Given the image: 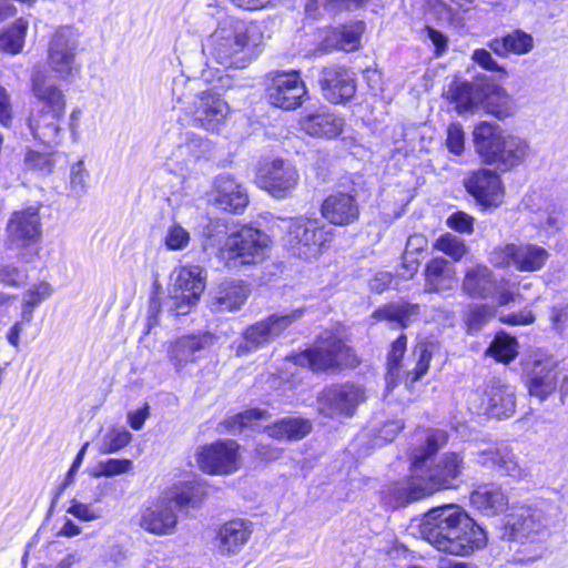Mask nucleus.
<instances>
[{
	"label": "nucleus",
	"mask_w": 568,
	"mask_h": 568,
	"mask_svg": "<svg viewBox=\"0 0 568 568\" xmlns=\"http://www.w3.org/2000/svg\"><path fill=\"white\" fill-rule=\"evenodd\" d=\"M418 532L438 551L468 556L486 546V531L454 504L430 509L425 514Z\"/></svg>",
	"instance_id": "f03ea898"
},
{
	"label": "nucleus",
	"mask_w": 568,
	"mask_h": 568,
	"mask_svg": "<svg viewBox=\"0 0 568 568\" xmlns=\"http://www.w3.org/2000/svg\"><path fill=\"white\" fill-rule=\"evenodd\" d=\"M322 215L331 224L346 226L358 220L359 207L355 196L337 192L327 196L321 206Z\"/></svg>",
	"instance_id": "a878e982"
},
{
	"label": "nucleus",
	"mask_w": 568,
	"mask_h": 568,
	"mask_svg": "<svg viewBox=\"0 0 568 568\" xmlns=\"http://www.w3.org/2000/svg\"><path fill=\"white\" fill-rule=\"evenodd\" d=\"M266 418V410L260 408H252L227 418L225 420V426L230 433L236 434L241 433L244 428L255 426L256 422Z\"/></svg>",
	"instance_id": "de8ad7c7"
},
{
	"label": "nucleus",
	"mask_w": 568,
	"mask_h": 568,
	"mask_svg": "<svg viewBox=\"0 0 568 568\" xmlns=\"http://www.w3.org/2000/svg\"><path fill=\"white\" fill-rule=\"evenodd\" d=\"M252 534L251 525L242 519L230 520L219 530V549L222 554H237Z\"/></svg>",
	"instance_id": "c9c22d12"
},
{
	"label": "nucleus",
	"mask_w": 568,
	"mask_h": 568,
	"mask_svg": "<svg viewBox=\"0 0 568 568\" xmlns=\"http://www.w3.org/2000/svg\"><path fill=\"white\" fill-rule=\"evenodd\" d=\"M446 146L454 155H460L465 149V133L459 123H452L447 128Z\"/></svg>",
	"instance_id": "4d7b16f0"
},
{
	"label": "nucleus",
	"mask_w": 568,
	"mask_h": 568,
	"mask_svg": "<svg viewBox=\"0 0 568 568\" xmlns=\"http://www.w3.org/2000/svg\"><path fill=\"white\" fill-rule=\"evenodd\" d=\"M205 496V487L200 483L178 486L142 513L140 525L154 535L172 534L178 524L176 510L189 506L197 507Z\"/></svg>",
	"instance_id": "0eeeda50"
},
{
	"label": "nucleus",
	"mask_w": 568,
	"mask_h": 568,
	"mask_svg": "<svg viewBox=\"0 0 568 568\" xmlns=\"http://www.w3.org/2000/svg\"><path fill=\"white\" fill-rule=\"evenodd\" d=\"M306 94V87L297 72L277 73L267 88L270 103L283 110L297 109Z\"/></svg>",
	"instance_id": "6ab92c4d"
},
{
	"label": "nucleus",
	"mask_w": 568,
	"mask_h": 568,
	"mask_svg": "<svg viewBox=\"0 0 568 568\" xmlns=\"http://www.w3.org/2000/svg\"><path fill=\"white\" fill-rule=\"evenodd\" d=\"M419 314V304L398 301L376 310L373 316L379 321L396 323L398 326L405 328L410 323L415 322Z\"/></svg>",
	"instance_id": "58836bf2"
},
{
	"label": "nucleus",
	"mask_w": 568,
	"mask_h": 568,
	"mask_svg": "<svg viewBox=\"0 0 568 568\" xmlns=\"http://www.w3.org/2000/svg\"><path fill=\"white\" fill-rule=\"evenodd\" d=\"M406 344L407 337L405 334H400L397 339L393 342L387 357V365L389 371L398 367L406 352Z\"/></svg>",
	"instance_id": "680f3d73"
},
{
	"label": "nucleus",
	"mask_w": 568,
	"mask_h": 568,
	"mask_svg": "<svg viewBox=\"0 0 568 568\" xmlns=\"http://www.w3.org/2000/svg\"><path fill=\"white\" fill-rule=\"evenodd\" d=\"M298 124L310 136L335 139L343 132L344 120L326 106L306 108Z\"/></svg>",
	"instance_id": "412c9836"
},
{
	"label": "nucleus",
	"mask_w": 568,
	"mask_h": 568,
	"mask_svg": "<svg viewBox=\"0 0 568 568\" xmlns=\"http://www.w3.org/2000/svg\"><path fill=\"white\" fill-rule=\"evenodd\" d=\"M447 440L446 432L428 430L424 443L412 450L410 476L392 488L397 505H406L435 491L456 487L464 469V458L457 453H447L436 462L432 459Z\"/></svg>",
	"instance_id": "f257e3e1"
},
{
	"label": "nucleus",
	"mask_w": 568,
	"mask_h": 568,
	"mask_svg": "<svg viewBox=\"0 0 568 568\" xmlns=\"http://www.w3.org/2000/svg\"><path fill=\"white\" fill-rule=\"evenodd\" d=\"M31 84L33 95L42 104L38 111L65 113V97L58 85L48 82L41 72L32 75Z\"/></svg>",
	"instance_id": "473e14b6"
},
{
	"label": "nucleus",
	"mask_w": 568,
	"mask_h": 568,
	"mask_svg": "<svg viewBox=\"0 0 568 568\" xmlns=\"http://www.w3.org/2000/svg\"><path fill=\"white\" fill-rule=\"evenodd\" d=\"M488 48L499 57H507L510 53L521 55L534 49V39L529 33L517 29L503 38L490 40Z\"/></svg>",
	"instance_id": "e433bc0d"
},
{
	"label": "nucleus",
	"mask_w": 568,
	"mask_h": 568,
	"mask_svg": "<svg viewBox=\"0 0 568 568\" xmlns=\"http://www.w3.org/2000/svg\"><path fill=\"white\" fill-rule=\"evenodd\" d=\"M287 243L300 256H316L321 248L332 240V229L318 219L305 216L287 220Z\"/></svg>",
	"instance_id": "9d476101"
},
{
	"label": "nucleus",
	"mask_w": 568,
	"mask_h": 568,
	"mask_svg": "<svg viewBox=\"0 0 568 568\" xmlns=\"http://www.w3.org/2000/svg\"><path fill=\"white\" fill-rule=\"evenodd\" d=\"M270 244L266 233L245 226L226 239L221 253L229 267L255 265L267 257Z\"/></svg>",
	"instance_id": "1a4fd4ad"
},
{
	"label": "nucleus",
	"mask_w": 568,
	"mask_h": 568,
	"mask_svg": "<svg viewBox=\"0 0 568 568\" xmlns=\"http://www.w3.org/2000/svg\"><path fill=\"white\" fill-rule=\"evenodd\" d=\"M28 30V22L17 19L8 29L0 32V50L8 54H18L22 51Z\"/></svg>",
	"instance_id": "a19ab883"
},
{
	"label": "nucleus",
	"mask_w": 568,
	"mask_h": 568,
	"mask_svg": "<svg viewBox=\"0 0 568 568\" xmlns=\"http://www.w3.org/2000/svg\"><path fill=\"white\" fill-rule=\"evenodd\" d=\"M270 437L278 440H300L312 430V423L301 417H286L266 427Z\"/></svg>",
	"instance_id": "ea45409f"
},
{
	"label": "nucleus",
	"mask_w": 568,
	"mask_h": 568,
	"mask_svg": "<svg viewBox=\"0 0 568 568\" xmlns=\"http://www.w3.org/2000/svg\"><path fill=\"white\" fill-rule=\"evenodd\" d=\"M304 314L302 308L288 314H272L267 318L248 326L243 333V343L239 345L240 352H251L277 338L291 324Z\"/></svg>",
	"instance_id": "a211bd4d"
},
{
	"label": "nucleus",
	"mask_w": 568,
	"mask_h": 568,
	"mask_svg": "<svg viewBox=\"0 0 568 568\" xmlns=\"http://www.w3.org/2000/svg\"><path fill=\"white\" fill-rule=\"evenodd\" d=\"M560 506L551 500H538L531 506L521 507L507 516L504 539L519 541L521 548L516 560L523 564L534 562L546 552L545 542L550 529L560 521Z\"/></svg>",
	"instance_id": "20e7f679"
},
{
	"label": "nucleus",
	"mask_w": 568,
	"mask_h": 568,
	"mask_svg": "<svg viewBox=\"0 0 568 568\" xmlns=\"http://www.w3.org/2000/svg\"><path fill=\"white\" fill-rule=\"evenodd\" d=\"M263 27L226 16L219 20L204 47L206 55L226 69H245L263 51Z\"/></svg>",
	"instance_id": "7ed1b4c3"
},
{
	"label": "nucleus",
	"mask_w": 568,
	"mask_h": 568,
	"mask_svg": "<svg viewBox=\"0 0 568 568\" xmlns=\"http://www.w3.org/2000/svg\"><path fill=\"white\" fill-rule=\"evenodd\" d=\"M488 94L484 100L485 106L490 114L504 120L514 113V103L507 92L495 85L488 84Z\"/></svg>",
	"instance_id": "79ce46f5"
},
{
	"label": "nucleus",
	"mask_w": 568,
	"mask_h": 568,
	"mask_svg": "<svg viewBox=\"0 0 568 568\" xmlns=\"http://www.w3.org/2000/svg\"><path fill=\"white\" fill-rule=\"evenodd\" d=\"M495 311L493 307L483 304L476 305L469 310L467 324L470 331H477L493 318Z\"/></svg>",
	"instance_id": "6e6d98bb"
},
{
	"label": "nucleus",
	"mask_w": 568,
	"mask_h": 568,
	"mask_svg": "<svg viewBox=\"0 0 568 568\" xmlns=\"http://www.w3.org/2000/svg\"><path fill=\"white\" fill-rule=\"evenodd\" d=\"M190 233L179 223H173L169 226L163 243L169 251H182L190 243Z\"/></svg>",
	"instance_id": "3c124183"
},
{
	"label": "nucleus",
	"mask_w": 568,
	"mask_h": 568,
	"mask_svg": "<svg viewBox=\"0 0 568 568\" xmlns=\"http://www.w3.org/2000/svg\"><path fill=\"white\" fill-rule=\"evenodd\" d=\"M485 413L497 417H509L515 413L516 398L514 388L499 379L491 381L483 398Z\"/></svg>",
	"instance_id": "bb28decb"
},
{
	"label": "nucleus",
	"mask_w": 568,
	"mask_h": 568,
	"mask_svg": "<svg viewBox=\"0 0 568 568\" xmlns=\"http://www.w3.org/2000/svg\"><path fill=\"white\" fill-rule=\"evenodd\" d=\"M500 321L509 325H529L535 322V316L531 311L523 310L516 313H510L500 316Z\"/></svg>",
	"instance_id": "338daca9"
},
{
	"label": "nucleus",
	"mask_w": 568,
	"mask_h": 568,
	"mask_svg": "<svg viewBox=\"0 0 568 568\" xmlns=\"http://www.w3.org/2000/svg\"><path fill=\"white\" fill-rule=\"evenodd\" d=\"M470 504L486 516H496L508 507V496L495 484H484L470 494Z\"/></svg>",
	"instance_id": "7c9ffc66"
},
{
	"label": "nucleus",
	"mask_w": 568,
	"mask_h": 568,
	"mask_svg": "<svg viewBox=\"0 0 568 568\" xmlns=\"http://www.w3.org/2000/svg\"><path fill=\"white\" fill-rule=\"evenodd\" d=\"M476 462L513 478L520 479L526 476L511 448L505 443L489 444L479 448L476 453Z\"/></svg>",
	"instance_id": "393cba45"
},
{
	"label": "nucleus",
	"mask_w": 568,
	"mask_h": 568,
	"mask_svg": "<svg viewBox=\"0 0 568 568\" xmlns=\"http://www.w3.org/2000/svg\"><path fill=\"white\" fill-rule=\"evenodd\" d=\"M558 383V373L550 361H535L527 375L529 394L539 400L551 395Z\"/></svg>",
	"instance_id": "cd10ccee"
},
{
	"label": "nucleus",
	"mask_w": 568,
	"mask_h": 568,
	"mask_svg": "<svg viewBox=\"0 0 568 568\" xmlns=\"http://www.w3.org/2000/svg\"><path fill=\"white\" fill-rule=\"evenodd\" d=\"M471 58L478 65H480L485 70L493 72H501L503 74H506L505 69L493 59L490 52L486 49H476L473 52Z\"/></svg>",
	"instance_id": "0e129e2a"
},
{
	"label": "nucleus",
	"mask_w": 568,
	"mask_h": 568,
	"mask_svg": "<svg viewBox=\"0 0 568 568\" xmlns=\"http://www.w3.org/2000/svg\"><path fill=\"white\" fill-rule=\"evenodd\" d=\"M298 180L296 168L282 159L264 161L256 173L257 184L276 199L286 197L296 187Z\"/></svg>",
	"instance_id": "2eb2a0df"
},
{
	"label": "nucleus",
	"mask_w": 568,
	"mask_h": 568,
	"mask_svg": "<svg viewBox=\"0 0 568 568\" xmlns=\"http://www.w3.org/2000/svg\"><path fill=\"white\" fill-rule=\"evenodd\" d=\"M367 0H311L306 3V14L313 19H318L324 14H334L335 12L363 6Z\"/></svg>",
	"instance_id": "37998d69"
},
{
	"label": "nucleus",
	"mask_w": 568,
	"mask_h": 568,
	"mask_svg": "<svg viewBox=\"0 0 568 568\" xmlns=\"http://www.w3.org/2000/svg\"><path fill=\"white\" fill-rule=\"evenodd\" d=\"M39 203L14 211L7 223L8 241L18 248H27L42 239Z\"/></svg>",
	"instance_id": "f3484780"
},
{
	"label": "nucleus",
	"mask_w": 568,
	"mask_h": 568,
	"mask_svg": "<svg viewBox=\"0 0 568 568\" xmlns=\"http://www.w3.org/2000/svg\"><path fill=\"white\" fill-rule=\"evenodd\" d=\"M426 293H439L453 288L455 283L454 266L443 257L430 260L425 267Z\"/></svg>",
	"instance_id": "f704fd0d"
},
{
	"label": "nucleus",
	"mask_w": 568,
	"mask_h": 568,
	"mask_svg": "<svg viewBox=\"0 0 568 568\" xmlns=\"http://www.w3.org/2000/svg\"><path fill=\"white\" fill-rule=\"evenodd\" d=\"M473 142L476 153L488 165L507 172L519 166L529 155V143L498 125L480 122L473 131Z\"/></svg>",
	"instance_id": "39448f33"
},
{
	"label": "nucleus",
	"mask_w": 568,
	"mask_h": 568,
	"mask_svg": "<svg viewBox=\"0 0 568 568\" xmlns=\"http://www.w3.org/2000/svg\"><path fill=\"white\" fill-rule=\"evenodd\" d=\"M205 288L204 270L200 266L181 267L173 273V284L168 301L169 311L175 316L187 314L197 304Z\"/></svg>",
	"instance_id": "9b49d317"
},
{
	"label": "nucleus",
	"mask_w": 568,
	"mask_h": 568,
	"mask_svg": "<svg viewBox=\"0 0 568 568\" xmlns=\"http://www.w3.org/2000/svg\"><path fill=\"white\" fill-rule=\"evenodd\" d=\"M517 346L518 344L515 337L506 334H498L488 347L487 353L498 362L507 364L517 356Z\"/></svg>",
	"instance_id": "a18cd8bd"
},
{
	"label": "nucleus",
	"mask_w": 568,
	"mask_h": 568,
	"mask_svg": "<svg viewBox=\"0 0 568 568\" xmlns=\"http://www.w3.org/2000/svg\"><path fill=\"white\" fill-rule=\"evenodd\" d=\"M68 513L82 521H92L101 518V509L93 508L91 505L77 500L71 501Z\"/></svg>",
	"instance_id": "bf43d9fd"
},
{
	"label": "nucleus",
	"mask_w": 568,
	"mask_h": 568,
	"mask_svg": "<svg viewBox=\"0 0 568 568\" xmlns=\"http://www.w3.org/2000/svg\"><path fill=\"white\" fill-rule=\"evenodd\" d=\"M52 294V287L48 282H40L32 285L22 295L21 317L24 322L31 323L33 310Z\"/></svg>",
	"instance_id": "c03bdc74"
},
{
	"label": "nucleus",
	"mask_w": 568,
	"mask_h": 568,
	"mask_svg": "<svg viewBox=\"0 0 568 568\" xmlns=\"http://www.w3.org/2000/svg\"><path fill=\"white\" fill-rule=\"evenodd\" d=\"M538 224L547 232H557L562 226V210L561 207L551 204L544 211L538 213Z\"/></svg>",
	"instance_id": "864d4df0"
},
{
	"label": "nucleus",
	"mask_w": 568,
	"mask_h": 568,
	"mask_svg": "<svg viewBox=\"0 0 568 568\" xmlns=\"http://www.w3.org/2000/svg\"><path fill=\"white\" fill-rule=\"evenodd\" d=\"M467 192L484 209L498 207L503 203L504 189L500 176L488 169L473 172L464 181Z\"/></svg>",
	"instance_id": "aec40b11"
},
{
	"label": "nucleus",
	"mask_w": 568,
	"mask_h": 568,
	"mask_svg": "<svg viewBox=\"0 0 568 568\" xmlns=\"http://www.w3.org/2000/svg\"><path fill=\"white\" fill-rule=\"evenodd\" d=\"M55 153H41L28 150L24 154L23 164L26 170L39 175H48L55 165Z\"/></svg>",
	"instance_id": "49530a36"
},
{
	"label": "nucleus",
	"mask_w": 568,
	"mask_h": 568,
	"mask_svg": "<svg viewBox=\"0 0 568 568\" xmlns=\"http://www.w3.org/2000/svg\"><path fill=\"white\" fill-rule=\"evenodd\" d=\"M132 434L125 428H113L109 430L102 438L101 453L113 454L129 445Z\"/></svg>",
	"instance_id": "09e8293b"
},
{
	"label": "nucleus",
	"mask_w": 568,
	"mask_h": 568,
	"mask_svg": "<svg viewBox=\"0 0 568 568\" xmlns=\"http://www.w3.org/2000/svg\"><path fill=\"white\" fill-rule=\"evenodd\" d=\"M239 444L235 440H217L202 446L196 453L201 470L210 475H230L240 468Z\"/></svg>",
	"instance_id": "dca6fc26"
},
{
	"label": "nucleus",
	"mask_w": 568,
	"mask_h": 568,
	"mask_svg": "<svg viewBox=\"0 0 568 568\" xmlns=\"http://www.w3.org/2000/svg\"><path fill=\"white\" fill-rule=\"evenodd\" d=\"M447 224L450 229L459 233L469 234L474 230V217L465 212L459 211L448 217Z\"/></svg>",
	"instance_id": "052dcab7"
},
{
	"label": "nucleus",
	"mask_w": 568,
	"mask_h": 568,
	"mask_svg": "<svg viewBox=\"0 0 568 568\" xmlns=\"http://www.w3.org/2000/svg\"><path fill=\"white\" fill-rule=\"evenodd\" d=\"M488 90V84L454 81L448 87L446 97L456 104L458 113H464L484 103Z\"/></svg>",
	"instance_id": "c756f323"
},
{
	"label": "nucleus",
	"mask_w": 568,
	"mask_h": 568,
	"mask_svg": "<svg viewBox=\"0 0 568 568\" xmlns=\"http://www.w3.org/2000/svg\"><path fill=\"white\" fill-rule=\"evenodd\" d=\"M212 336L187 335L172 342L168 348L169 359L176 369H181L196 359V353L212 344Z\"/></svg>",
	"instance_id": "c85d7f7f"
},
{
	"label": "nucleus",
	"mask_w": 568,
	"mask_h": 568,
	"mask_svg": "<svg viewBox=\"0 0 568 568\" xmlns=\"http://www.w3.org/2000/svg\"><path fill=\"white\" fill-rule=\"evenodd\" d=\"M366 390L355 383L334 384L325 387L317 397V410L329 418L354 416L357 407L366 400Z\"/></svg>",
	"instance_id": "f8f14e48"
},
{
	"label": "nucleus",
	"mask_w": 568,
	"mask_h": 568,
	"mask_svg": "<svg viewBox=\"0 0 568 568\" xmlns=\"http://www.w3.org/2000/svg\"><path fill=\"white\" fill-rule=\"evenodd\" d=\"M28 126L36 140L49 148L60 145L65 135V113L32 112Z\"/></svg>",
	"instance_id": "5701e85b"
},
{
	"label": "nucleus",
	"mask_w": 568,
	"mask_h": 568,
	"mask_svg": "<svg viewBox=\"0 0 568 568\" xmlns=\"http://www.w3.org/2000/svg\"><path fill=\"white\" fill-rule=\"evenodd\" d=\"M318 81L323 95L334 104L351 100L356 91L353 74L344 67L323 68Z\"/></svg>",
	"instance_id": "4be33fe9"
},
{
	"label": "nucleus",
	"mask_w": 568,
	"mask_h": 568,
	"mask_svg": "<svg viewBox=\"0 0 568 568\" xmlns=\"http://www.w3.org/2000/svg\"><path fill=\"white\" fill-rule=\"evenodd\" d=\"M288 359L313 372H325L349 365L353 354L352 349L332 331H324L312 347L293 354Z\"/></svg>",
	"instance_id": "6e6552de"
},
{
	"label": "nucleus",
	"mask_w": 568,
	"mask_h": 568,
	"mask_svg": "<svg viewBox=\"0 0 568 568\" xmlns=\"http://www.w3.org/2000/svg\"><path fill=\"white\" fill-rule=\"evenodd\" d=\"M12 121V106L10 95L6 88L0 85V123L9 126Z\"/></svg>",
	"instance_id": "69168bd1"
},
{
	"label": "nucleus",
	"mask_w": 568,
	"mask_h": 568,
	"mask_svg": "<svg viewBox=\"0 0 568 568\" xmlns=\"http://www.w3.org/2000/svg\"><path fill=\"white\" fill-rule=\"evenodd\" d=\"M434 347L435 346L429 343H419L415 347L414 355L417 356V363L415 367L408 373V378L412 383L417 382L427 373Z\"/></svg>",
	"instance_id": "8fccbe9b"
},
{
	"label": "nucleus",
	"mask_w": 568,
	"mask_h": 568,
	"mask_svg": "<svg viewBox=\"0 0 568 568\" xmlns=\"http://www.w3.org/2000/svg\"><path fill=\"white\" fill-rule=\"evenodd\" d=\"M463 291L471 297L488 298L497 292V280L490 268L476 265L467 270Z\"/></svg>",
	"instance_id": "72a5a7b5"
},
{
	"label": "nucleus",
	"mask_w": 568,
	"mask_h": 568,
	"mask_svg": "<svg viewBox=\"0 0 568 568\" xmlns=\"http://www.w3.org/2000/svg\"><path fill=\"white\" fill-rule=\"evenodd\" d=\"M133 468V463L130 459L110 458L100 462L94 473L95 477H113L129 473Z\"/></svg>",
	"instance_id": "603ef678"
},
{
	"label": "nucleus",
	"mask_w": 568,
	"mask_h": 568,
	"mask_svg": "<svg viewBox=\"0 0 568 568\" xmlns=\"http://www.w3.org/2000/svg\"><path fill=\"white\" fill-rule=\"evenodd\" d=\"M194 83L183 78L173 81L172 93L176 102L174 108L191 115L194 126L214 132L225 121L230 106L212 90L195 93Z\"/></svg>",
	"instance_id": "423d86ee"
},
{
	"label": "nucleus",
	"mask_w": 568,
	"mask_h": 568,
	"mask_svg": "<svg viewBox=\"0 0 568 568\" xmlns=\"http://www.w3.org/2000/svg\"><path fill=\"white\" fill-rule=\"evenodd\" d=\"M210 201L219 209L241 213L248 204V195L245 189L227 174L215 178Z\"/></svg>",
	"instance_id": "b1692460"
},
{
	"label": "nucleus",
	"mask_w": 568,
	"mask_h": 568,
	"mask_svg": "<svg viewBox=\"0 0 568 568\" xmlns=\"http://www.w3.org/2000/svg\"><path fill=\"white\" fill-rule=\"evenodd\" d=\"M79 32L71 27L55 30L48 48V64L59 79L67 80L79 72L75 62L79 48Z\"/></svg>",
	"instance_id": "ddd939ff"
},
{
	"label": "nucleus",
	"mask_w": 568,
	"mask_h": 568,
	"mask_svg": "<svg viewBox=\"0 0 568 568\" xmlns=\"http://www.w3.org/2000/svg\"><path fill=\"white\" fill-rule=\"evenodd\" d=\"M364 31L362 21L352 24L342 26L332 30L324 39L325 49H336L342 51H354L359 47L361 36Z\"/></svg>",
	"instance_id": "4c0bfd02"
},
{
	"label": "nucleus",
	"mask_w": 568,
	"mask_h": 568,
	"mask_svg": "<svg viewBox=\"0 0 568 568\" xmlns=\"http://www.w3.org/2000/svg\"><path fill=\"white\" fill-rule=\"evenodd\" d=\"M248 294V286L242 281L223 282L211 297V310L219 313L236 311L244 304Z\"/></svg>",
	"instance_id": "2f4dec72"
},
{
	"label": "nucleus",
	"mask_w": 568,
	"mask_h": 568,
	"mask_svg": "<svg viewBox=\"0 0 568 568\" xmlns=\"http://www.w3.org/2000/svg\"><path fill=\"white\" fill-rule=\"evenodd\" d=\"M185 148L195 159H200L210 150V142L201 136L193 135L186 142Z\"/></svg>",
	"instance_id": "774afa93"
},
{
	"label": "nucleus",
	"mask_w": 568,
	"mask_h": 568,
	"mask_svg": "<svg viewBox=\"0 0 568 568\" xmlns=\"http://www.w3.org/2000/svg\"><path fill=\"white\" fill-rule=\"evenodd\" d=\"M548 257L549 253L544 247L531 243H510L495 247L490 253V262L496 267L513 266L519 272H537Z\"/></svg>",
	"instance_id": "4468645a"
},
{
	"label": "nucleus",
	"mask_w": 568,
	"mask_h": 568,
	"mask_svg": "<svg viewBox=\"0 0 568 568\" xmlns=\"http://www.w3.org/2000/svg\"><path fill=\"white\" fill-rule=\"evenodd\" d=\"M88 172L82 161H79L71 168L70 185L74 194L81 195L87 191Z\"/></svg>",
	"instance_id": "13d9d810"
},
{
	"label": "nucleus",
	"mask_w": 568,
	"mask_h": 568,
	"mask_svg": "<svg viewBox=\"0 0 568 568\" xmlns=\"http://www.w3.org/2000/svg\"><path fill=\"white\" fill-rule=\"evenodd\" d=\"M26 278V272L14 265H4L0 268V282L6 285L19 286Z\"/></svg>",
	"instance_id": "e2e57ef3"
},
{
	"label": "nucleus",
	"mask_w": 568,
	"mask_h": 568,
	"mask_svg": "<svg viewBox=\"0 0 568 568\" xmlns=\"http://www.w3.org/2000/svg\"><path fill=\"white\" fill-rule=\"evenodd\" d=\"M435 247L449 255L455 261L460 260L466 253V247L463 241L449 233L442 235L436 241Z\"/></svg>",
	"instance_id": "5fc2aeb1"
}]
</instances>
